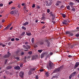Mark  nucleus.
Instances as JSON below:
<instances>
[{"label":"nucleus","instance_id":"14","mask_svg":"<svg viewBox=\"0 0 79 79\" xmlns=\"http://www.w3.org/2000/svg\"><path fill=\"white\" fill-rule=\"evenodd\" d=\"M12 68V67H11V66H9L7 67L6 68V69H11V68Z\"/></svg>","mask_w":79,"mask_h":79},{"label":"nucleus","instance_id":"17","mask_svg":"<svg viewBox=\"0 0 79 79\" xmlns=\"http://www.w3.org/2000/svg\"><path fill=\"white\" fill-rule=\"evenodd\" d=\"M27 24H29V22H26L23 24V26H26V25H27Z\"/></svg>","mask_w":79,"mask_h":79},{"label":"nucleus","instance_id":"29","mask_svg":"<svg viewBox=\"0 0 79 79\" xmlns=\"http://www.w3.org/2000/svg\"><path fill=\"white\" fill-rule=\"evenodd\" d=\"M15 59H16V60H19V57H15Z\"/></svg>","mask_w":79,"mask_h":79},{"label":"nucleus","instance_id":"15","mask_svg":"<svg viewBox=\"0 0 79 79\" xmlns=\"http://www.w3.org/2000/svg\"><path fill=\"white\" fill-rule=\"evenodd\" d=\"M40 45H42L44 44V42L43 41H41L40 42Z\"/></svg>","mask_w":79,"mask_h":79},{"label":"nucleus","instance_id":"37","mask_svg":"<svg viewBox=\"0 0 79 79\" xmlns=\"http://www.w3.org/2000/svg\"><path fill=\"white\" fill-rule=\"evenodd\" d=\"M62 24H65V25H66V24H67V23L63 21V22H62Z\"/></svg>","mask_w":79,"mask_h":79},{"label":"nucleus","instance_id":"44","mask_svg":"<svg viewBox=\"0 0 79 79\" xmlns=\"http://www.w3.org/2000/svg\"><path fill=\"white\" fill-rule=\"evenodd\" d=\"M66 20H67V23H70V21H69V19H67Z\"/></svg>","mask_w":79,"mask_h":79},{"label":"nucleus","instance_id":"56","mask_svg":"<svg viewBox=\"0 0 79 79\" xmlns=\"http://www.w3.org/2000/svg\"><path fill=\"white\" fill-rule=\"evenodd\" d=\"M15 40L17 41L19 40V38H15Z\"/></svg>","mask_w":79,"mask_h":79},{"label":"nucleus","instance_id":"3","mask_svg":"<svg viewBox=\"0 0 79 79\" xmlns=\"http://www.w3.org/2000/svg\"><path fill=\"white\" fill-rule=\"evenodd\" d=\"M10 56H11V53H10V52H7V54L5 55L4 57L5 58H8V57Z\"/></svg>","mask_w":79,"mask_h":79},{"label":"nucleus","instance_id":"25","mask_svg":"<svg viewBox=\"0 0 79 79\" xmlns=\"http://www.w3.org/2000/svg\"><path fill=\"white\" fill-rule=\"evenodd\" d=\"M62 15L63 18H66V15L64 14H62Z\"/></svg>","mask_w":79,"mask_h":79},{"label":"nucleus","instance_id":"55","mask_svg":"<svg viewBox=\"0 0 79 79\" xmlns=\"http://www.w3.org/2000/svg\"><path fill=\"white\" fill-rule=\"evenodd\" d=\"M37 8H38V9H39V8H40V7L38 5L37 6Z\"/></svg>","mask_w":79,"mask_h":79},{"label":"nucleus","instance_id":"20","mask_svg":"<svg viewBox=\"0 0 79 79\" xmlns=\"http://www.w3.org/2000/svg\"><path fill=\"white\" fill-rule=\"evenodd\" d=\"M66 34H69V35H70L71 34V32L67 31L66 32Z\"/></svg>","mask_w":79,"mask_h":79},{"label":"nucleus","instance_id":"13","mask_svg":"<svg viewBox=\"0 0 79 79\" xmlns=\"http://www.w3.org/2000/svg\"><path fill=\"white\" fill-rule=\"evenodd\" d=\"M28 75H31L32 74V71L30 70V71H29L28 73Z\"/></svg>","mask_w":79,"mask_h":79},{"label":"nucleus","instance_id":"8","mask_svg":"<svg viewBox=\"0 0 79 79\" xmlns=\"http://www.w3.org/2000/svg\"><path fill=\"white\" fill-rule=\"evenodd\" d=\"M11 24H9L6 27H5L4 29V30H7L8 29H9V28L11 26Z\"/></svg>","mask_w":79,"mask_h":79},{"label":"nucleus","instance_id":"24","mask_svg":"<svg viewBox=\"0 0 79 79\" xmlns=\"http://www.w3.org/2000/svg\"><path fill=\"white\" fill-rule=\"evenodd\" d=\"M31 42L33 44L34 42V38H33L31 39Z\"/></svg>","mask_w":79,"mask_h":79},{"label":"nucleus","instance_id":"2","mask_svg":"<svg viewBox=\"0 0 79 79\" xmlns=\"http://www.w3.org/2000/svg\"><path fill=\"white\" fill-rule=\"evenodd\" d=\"M76 74V72H74L72 73L69 76V79H71L72 78V77H74L75 76V75Z\"/></svg>","mask_w":79,"mask_h":79},{"label":"nucleus","instance_id":"12","mask_svg":"<svg viewBox=\"0 0 79 79\" xmlns=\"http://www.w3.org/2000/svg\"><path fill=\"white\" fill-rule=\"evenodd\" d=\"M47 44L46 45V46L48 47H50V42L49 41H48L47 42Z\"/></svg>","mask_w":79,"mask_h":79},{"label":"nucleus","instance_id":"64","mask_svg":"<svg viewBox=\"0 0 79 79\" xmlns=\"http://www.w3.org/2000/svg\"><path fill=\"white\" fill-rule=\"evenodd\" d=\"M64 22H65L66 23H67V20H64Z\"/></svg>","mask_w":79,"mask_h":79},{"label":"nucleus","instance_id":"57","mask_svg":"<svg viewBox=\"0 0 79 79\" xmlns=\"http://www.w3.org/2000/svg\"><path fill=\"white\" fill-rule=\"evenodd\" d=\"M35 4H33V6H32V8H34V7H35Z\"/></svg>","mask_w":79,"mask_h":79},{"label":"nucleus","instance_id":"27","mask_svg":"<svg viewBox=\"0 0 79 79\" xmlns=\"http://www.w3.org/2000/svg\"><path fill=\"white\" fill-rule=\"evenodd\" d=\"M24 34H25V32H23L22 34H21L20 35L21 36H23V35H24Z\"/></svg>","mask_w":79,"mask_h":79},{"label":"nucleus","instance_id":"34","mask_svg":"<svg viewBox=\"0 0 79 79\" xmlns=\"http://www.w3.org/2000/svg\"><path fill=\"white\" fill-rule=\"evenodd\" d=\"M35 57L34 56H33L32 57V60H35Z\"/></svg>","mask_w":79,"mask_h":79},{"label":"nucleus","instance_id":"7","mask_svg":"<svg viewBox=\"0 0 79 79\" xmlns=\"http://www.w3.org/2000/svg\"><path fill=\"white\" fill-rule=\"evenodd\" d=\"M61 3V1H58L56 2V6H59V5Z\"/></svg>","mask_w":79,"mask_h":79},{"label":"nucleus","instance_id":"54","mask_svg":"<svg viewBox=\"0 0 79 79\" xmlns=\"http://www.w3.org/2000/svg\"><path fill=\"white\" fill-rule=\"evenodd\" d=\"M64 6L62 5V6H61L60 7V8H64Z\"/></svg>","mask_w":79,"mask_h":79},{"label":"nucleus","instance_id":"23","mask_svg":"<svg viewBox=\"0 0 79 79\" xmlns=\"http://www.w3.org/2000/svg\"><path fill=\"white\" fill-rule=\"evenodd\" d=\"M50 14L51 16H54L55 15L54 14V13L52 12L50 13Z\"/></svg>","mask_w":79,"mask_h":79},{"label":"nucleus","instance_id":"61","mask_svg":"<svg viewBox=\"0 0 79 79\" xmlns=\"http://www.w3.org/2000/svg\"><path fill=\"white\" fill-rule=\"evenodd\" d=\"M24 52H22L21 53V55H24Z\"/></svg>","mask_w":79,"mask_h":79},{"label":"nucleus","instance_id":"31","mask_svg":"<svg viewBox=\"0 0 79 79\" xmlns=\"http://www.w3.org/2000/svg\"><path fill=\"white\" fill-rule=\"evenodd\" d=\"M45 18L44 16H43L41 18V19H42V20H45Z\"/></svg>","mask_w":79,"mask_h":79},{"label":"nucleus","instance_id":"26","mask_svg":"<svg viewBox=\"0 0 79 79\" xmlns=\"http://www.w3.org/2000/svg\"><path fill=\"white\" fill-rule=\"evenodd\" d=\"M26 46L27 47V48H29V49H30V48H31V46L29 45H27Z\"/></svg>","mask_w":79,"mask_h":79},{"label":"nucleus","instance_id":"60","mask_svg":"<svg viewBox=\"0 0 79 79\" xmlns=\"http://www.w3.org/2000/svg\"><path fill=\"white\" fill-rule=\"evenodd\" d=\"M41 24H45V22H41Z\"/></svg>","mask_w":79,"mask_h":79},{"label":"nucleus","instance_id":"40","mask_svg":"<svg viewBox=\"0 0 79 79\" xmlns=\"http://www.w3.org/2000/svg\"><path fill=\"white\" fill-rule=\"evenodd\" d=\"M35 78L36 79H39V76H37V75H36V76L35 77Z\"/></svg>","mask_w":79,"mask_h":79},{"label":"nucleus","instance_id":"11","mask_svg":"<svg viewBox=\"0 0 79 79\" xmlns=\"http://www.w3.org/2000/svg\"><path fill=\"white\" fill-rule=\"evenodd\" d=\"M45 55V52H44L43 53H42L40 56L41 58H43Z\"/></svg>","mask_w":79,"mask_h":79},{"label":"nucleus","instance_id":"38","mask_svg":"<svg viewBox=\"0 0 79 79\" xmlns=\"http://www.w3.org/2000/svg\"><path fill=\"white\" fill-rule=\"evenodd\" d=\"M10 13L11 15H13L14 14V12L13 11H12L10 12Z\"/></svg>","mask_w":79,"mask_h":79},{"label":"nucleus","instance_id":"19","mask_svg":"<svg viewBox=\"0 0 79 79\" xmlns=\"http://www.w3.org/2000/svg\"><path fill=\"white\" fill-rule=\"evenodd\" d=\"M23 48H24L26 49V50H28V48H27V47H26V45H23Z\"/></svg>","mask_w":79,"mask_h":79},{"label":"nucleus","instance_id":"59","mask_svg":"<svg viewBox=\"0 0 79 79\" xmlns=\"http://www.w3.org/2000/svg\"><path fill=\"white\" fill-rule=\"evenodd\" d=\"M25 45H27V44H28V43L27 42H26L25 43Z\"/></svg>","mask_w":79,"mask_h":79},{"label":"nucleus","instance_id":"46","mask_svg":"<svg viewBox=\"0 0 79 79\" xmlns=\"http://www.w3.org/2000/svg\"><path fill=\"white\" fill-rule=\"evenodd\" d=\"M75 36H76V37H78L79 36V34H77V35H76Z\"/></svg>","mask_w":79,"mask_h":79},{"label":"nucleus","instance_id":"1","mask_svg":"<svg viewBox=\"0 0 79 79\" xmlns=\"http://www.w3.org/2000/svg\"><path fill=\"white\" fill-rule=\"evenodd\" d=\"M63 68V65H62L59 68L56 69H55L54 71V73H56L57 72H59L61 70H62Z\"/></svg>","mask_w":79,"mask_h":79},{"label":"nucleus","instance_id":"47","mask_svg":"<svg viewBox=\"0 0 79 79\" xmlns=\"http://www.w3.org/2000/svg\"><path fill=\"white\" fill-rule=\"evenodd\" d=\"M74 1H76V2H77V3H79V0H74Z\"/></svg>","mask_w":79,"mask_h":79},{"label":"nucleus","instance_id":"5","mask_svg":"<svg viewBox=\"0 0 79 79\" xmlns=\"http://www.w3.org/2000/svg\"><path fill=\"white\" fill-rule=\"evenodd\" d=\"M24 73L23 72H20L19 73V76L21 77H23V75H24Z\"/></svg>","mask_w":79,"mask_h":79},{"label":"nucleus","instance_id":"30","mask_svg":"<svg viewBox=\"0 0 79 79\" xmlns=\"http://www.w3.org/2000/svg\"><path fill=\"white\" fill-rule=\"evenodd\" d=\"M22 28L23 29H24V30H26V28L24 26H23L22 27Z\"/></svg>","mask_w":79,"mask_h":79},{"label":"nucleus","instance_id":"48","mask_svg":"<svg viewBox=\"0 0 79 79\" xmlns=\"http://www.w3.org/2000/svg\"><path fill=\"white\" fill-rule=\"evenodd\" d=\"M14 12H15V14H17V13H18V11H16V10H14Z\"/></svg>","mask_w":79,"mask_h":79},{"label":"nucleus","instance_id":"36","mask_svg":"<svg viewBox=\"0 0 79 79\" xmlns=\"http://www.w3.org/2000/svg\"><path fill=\"white\" fill-rule=\"evenodd\" d=\"M72 11H74V12L75 11V8H74V7L72 8Z\"/></svg>","mask_w":79,"mask_h":79},{"label":"nucleus","instance_id":"35","mask_svg":"<svg viewBox=\"0 0 79 79\" xmlns=\"http://www.w3.org/2000/svg\"><path fill=\"white\" fill-rule=\"evenodd\" d=\"M55 15H54L52 16V20H53L54 19H55Z\"/></svg>","mask_w":79,"mask_h":79},{"label":"nucleus","instance_id":"41","mask_svg":"<svg viewBox=\"0 0 79 79\" xmlns=\"http://www.w3.org/2000/svg\"><path fill=\"white\" fill-rule=\"evenodd\" d=\"M37 47H38V46L37 45H34V48H37Z\"/></svg>","mask_w":79,"mask_h":79},{"label":"nucleus","instance_id":"49","mask_svg":"<svg viewBox=\"0 0 79 79\" xmlns=\"http://www.w3.org/2000/svg\"><path fill=\"white\" fill-rule=\"evenodd\" d=\"M40 72H42V71H44V69H41L40 70Z\"/></svg>","mask_w":79,"mask_h":79},{"label":"nucleus","instance_id":"6","mask_svg":"<svg viewBox=\"0 0 79 79\" xmlns=\"http://www.w3.org/2000/svg\"><path fill=\"white\" fill-rule=\"evenodd\" d=\"M52 2H50L49 1H48L47 2V3L46 4V6H50L52 5Z\"/></svg>","mask_w":79,"mask_h":79},{"label":"nucleus","instance_id":"42","mask_svg":"<svg viewBox=\"0 0 79 79\" xmlns=\"http://www.w3.org/2000/svg\"><path fill=\"white\" fill-rule=\"evenodd\" d=\"M68 57H69V58H72V57H73V56L71 55H69L68 56Z\"/></svg>","mask_w":79,"mask_h":79},{"label":"nucleus","instance_id":"10","mask_svg":"<svg viewBox=\"0 0 79 79\" xmlns=\"http://www.w3.org/2000/svg\"><path fill=\"white\" fill-rule=\"evenodd\" d=\"M14 69H21V68H20V67L19 66H15L14 67Z\"/></svg>","mask_w":79,"mask_h":79},{"label":"nucleus","instance_id":"63","mask_svg":"<svg viewBox=\"0 0 79 79\" xmlns=\"http://www.w3.org/2000/svg\"><path fill=\"white\" fill-rule=\"evenodd\" d=\"M18 8H20L21 7V6H20V5H19V4L18 6Z\"/></svg>","mask_w":79,"mask_h":79},{"label":"nucleus","instance_id":"4","mask_svg":"<svg viewBox=\"0 0 79 79\" xmlns=\"http://www.w3.org/2000/svg\"><path fill=\"white\" fill-rule=\"evenodd\" d=\"M49 65L50 68H52V67H53V66H55V65L53 64V63H52L51 61H50V63H49Z\"/></svg>","mask_w":79,"mask_h":79},{"label":"nucleus","instance_id":"39","mask_svg":"<svg viewBox=\"0 0 79 79\" xmlns=\"http://www.w3.org/2000/svg\"><path fill=\"white\" fill-rule=\"evenodd\" d=\"M32 52L31 51H30L28 52V54H29V55H31V54H32Z\"/></svg>","mask_w":79,"mask_h":79},{"label":"nucleus","instance_id":"28","mask_svg":"<svg viewBox=\"0 0 79 79\" xmlns=\"http://www.w3.org/2000/svg\"><path fill=\"white\" fill-rule=\"evenodd\" d=\"M5 73H6V74H7V75H8V74H9V73L7 70H6L5 71Z\"/></svg>","mask_w":79,"mask_h":79},{"label":"nucleus","instance_id":"33","mask_svg":"<svg viewBox=\"0 0 79 79\" xmlns=\"http://www.w3.org/2000/svg\"><path fill=\"white\" fill-rule=\"evenodd\" d=\"M30 70H31V71H33L35 70V68H33V69H31Z\"/></svg>","mask_w":79,"mask_h":79},{"label":"nucleus","instance_id":"58","mask_svg":"<svg viewBox=\"0 0 79 79\" xmlns=\"http://www.w3.org/2000/svg\"><path fill=\"white\" fill-rule=\"evenodd\" d=\"M11 9L14 10V9H15V7H12L11 8Z\"/></svg>","mask_w":79,"mask_h":79},{"label":"nucleus","instance_id":"45","mask_svg":"<svg viewBox=\"0 0 79 79\" xmlns=\"http://www.w3.org/2000/svg\"><path fill=\"white\" fill-rule=\"evenodd\" d=\"M6 63H7V60H5V64H6Z\"/></svg>","mask_w":79,"mask_h":79},{"label":"nucleus","instance_id":"53","mask_svg":"<svg viewBox=\"0 0 79 79\" xmlns=\"http://www.w3.org/2000/svg\"><path fill=\"white\" fill-rule=\"evenodd\" d=\"M15 40V38H12L11 39V41H14Z\"/></svg>","mask_w":79,"mask_h":79},{"label":"nucleus","instance_id":"43","mask_svg":"<svg viewBox=\"0 0 79 79\" xmlns=\"http://www.w3.org/2000/svg\"><path fill=\"white\" fill-rule=\"evenodd\" d=\"M11 3H13V2L11 1L9 3V5H11Z\"/></svg>","mask_w":79,"mask_h":79},{"label":"nucleus","instance_id":"50","mask_svg":"<svg viewBox=\"0 0 79 79\" xmlns=\"http://www.w3.org/2000/svg\"><path fill=\"white\" fill-rule=\"evenodd\" d=\"M50 9H47V13H50Z\"/></svg>","mask_w":79,"mask_h":79},{"label":"nucleus","instance_id":"9","mask_svg":"<svg viewBox=\"0 0 79 79\" xmlns=\"http://www.w3.org/2000/svg\"><path fill=\"white\" fill-rule=\"evenodd\" d=\"M79 65V62H76L75 64V65L74 67V68H76L77 67H78V66Z\"/></svg>","mask_w":79,"mask_h":79},{"label":"nucleus","instance_id":"52","mask_svg":"<svg viewBox=\"0 0 79 79\" xmlns=\"http://www.w3.org/2000/svg\"><path fill=\"white\" fill-rule=\"evenodd\" d=\"M70 35H71V36H73V33H71V32L70 34Z\"/></svg>","mask_w":79,"mask_h":79},{"label":"nucleus","instance_id":"62","mask_svg":"<svg viewBox=\"0 0 79 79\" xmlns=\"http://www.w3.org/2000/svg\"><path fill=\"white\" fill-rule=\"evenodd\" d=\"M10 44H11V42H9L8 43V45H10Z\"/></svg>","mask_w":79,"mask_h":79},{"label":"nucleus","instance_id":"22","mask_svg":"<svg viewBox=\"0 0 79 79\" xmlns=\"http://www.w3.org/2000/svg\"><path fill=\"white\" fill-rule=\"evenodd\" d=\"M66 8L67 10H70V6H66Z\"/></svg>","mask_w":79,"mask_h":79},{"label":"nucleus","instance_id":"18","mask_svg":"<svg viewBox=\"0 0 79 79\" xmlns=\"http://www.w3.org/2000/svg\"><path fill=\"white\" fill-rule=\"evenodd\" d=\"M45 75H46V76L47 77H48L49 76V73L48 72H46L45 73Z\"/></svg>","mask_w":79,"mask_h":79},{"label":"nucleus","instance_id":"16","mask_svg":"<svg viewBox=\"0 0 79 79\" xmlns=\"http://www.w3.org/2000/svg\"><path fill=\"white\" fill-rule=\"evenodd\" d=\"M26 34L27 35H28V36H30L31 35V33L29 32H27Z\"/></svg>","mask_w":79,"mask_h":79},{"label":"nucleus","instance_id":"21","mask_svg":"<svg viewBox=\"0 0 79 79\" xmlns=\"http://www.w3.org/2000/svg\"><path fill=\"white\" fill-rule=\"evenodd\" d=\"M74 4V3H73V2H70V3H69V5H70V6H71V5H73Z\"/></svg>","mask_w":79,"mask_h":79},{"label":"nucleus","instance_id":"51","mask_svg":"<svg viewBox=\"0 0 79 79\" xmlns=\"http://www.w3.org/2000/svg\"><path fill=\"white\" fill-rule=\"evenodd\" d=\"M3 6V4L2 3L0 4V6Z\"/></svg>","mask_w":79,"mask_h":79},{"label":"nucleus","instance_id":"32","mask_svg":"<svg viewBox=\"0 0 79 79\" xmlns=\"http://www.w3.org/2000/svg\"><path fill=\"white\" fill-rule=\"evenodd\" d=\"M42 51H43L42 50H38V52H40V53H41V52H42Z\"/></svg>","mask_w":79,"mask_h":79}]
</instances>
